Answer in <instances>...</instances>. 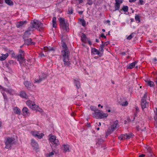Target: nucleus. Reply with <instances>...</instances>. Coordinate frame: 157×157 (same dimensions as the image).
<instances>
[{"label":"nucleus","mask_w":157,"mask_h":157,"mask_svg":"<svg viewBox=\"0 0 157 157\" xmlns=\"http://www.w3.org/2000/svg\"><path fill=\"white\" fill-rule=\"evenodd\" d=\"M44 49L45 50H48L49 51H53L54 50V49H53V48H49L48 47H44Z\"/></svg>","instance_id":"obj_43"},{"label":"nucleus","mask_w":157,"mask_h":157,"mask_svg":"<svg viewBox=\"0 0 157 157\" xmlns=\"http://www.w3.org/2000/svg\"><path fill=\"white\" fill-rule=\"evenodd\" d=\"M147 85L150 86V87H153L155 86L153 82L151 81L148 82Z\"/></svg>","instance_id":"obj_39"},{"label":"nucleus","mask_w":157,"mask_h":157,"mask_svg":"<svg viewBox=\"0 0 157 157\" xmlns=\"http://www.w3.org/2000/svg\"><path fill=\"white\" fill-rule=\"evenodd\" d=\"M24 84L25 85V86L27 88H28L29 87L30 85V83L28 81H25L24 82Z\"/></svg>","instance_id":"obj_38"},{"label":"nucleus","mask_w":157,"mask_h":157,"mask_svg":"<svg viewBox=\"0 0 157 157\" xmlns=\"http://www.w3.org/2000/svg\"><path fill=\"white\" fill-rule=\"evenodd\" d=\"M136 110V113H138L139 112V108L137 106H136L135 107Z\"/></svg>","instance_id":"obj_61"},{"label":"nucleus","mask_w":157,"mask_h":157,"mask_svg":"<svg viewBox=\"0 0 157 157\" xmlns=\"http://www.w3.org/2000/svg\"><path fill=\"white\" fill-rule=\"evenodd\" d=\"M116 3L115 4V10H119L120 8V4L123 2V0H115Z\"/></svg>","instance_id":"obj_11"},{"label":"nucleus","mask_w":157,"mask_h":157,"mask_svg":"<svg viewBox=\"0 0 157 157\" xmlns=\"http://www.w3.org/2000/svg\"><path fill=\"white\" fill-rule=\"evenodd\" d=\"M137 63V61H135L132 63L129 64L128 66H127V69H131L133 68Z\"/></svg>","instance_id":"obj_17"},{"label":"nucleus","mask_w":157,"mask_h":157,"mask_svg":"<svg viewBox=\"0 0 157 157\" xmlns=\"http://www.w3.org/2000/svg\"><path fill=\"white\" fill-rule=\"evenodd\" d=\"M135 34V33H132L128 37H127V39L128 40H130L134 36Z\"/></svg>","instance_id":"obj_37"},{"label":"nucleus","mask_w":157,"mask_h":157,"mask_svg":"<svg viewBox=\"0 0 157 157\" xmlns=\"http://www.w3.org/2000/svg\"><path fill=\"white\" fill-rule=\"evenodd\" d=\"M75 85L76 86L77 88L78 89L80 87V83L78 80L74 79Z\"/></svg>","instance_id":"obj_26"},{"label":"nucleus","mask_w":157,"mask_h":157,"mask_svg":"<svg viewBox=\"0 0 157 157\" xmlns=\"http://www.w3.org/2000/svg\"><path fill=\"white\" fill-rule=\"evenodd\" d=\"M20 96L21 97L25 99H27L28 98L27 95L26 94V93L24 91H21L20 92Z\"/></svg>","instance_id":"obj_18"},{"label":"nucleus","mask_w":157,"mask_h":157,"mask_svg":"<svg viewBox=\"0 0 157 157\" xmlns=\"http://www.w3.org/2000/svg\"><path fill=\"white\" fill-rule=\"evenodd\" d=\"M54 154V152L52 151L46 155V157H51Z\"/></svg>","instance_id":"obj_42"},{"label":"nucleus","mask_w":157,"mask_h":157,"mask_svg":"<svg viewBox=\"0 0 157 157\" xmlns=\"http://www.w3.org/2000/svg\"><path fill=\"white\" fill-rule=\"evenodd\" d=\"M96 141V145H98V146H100L101 144L104 141V140L101 139H99L98 141Z\"/></svg>","instance_id":"obj_29"},{"label":"nucleus","mask_w":157,"mask_h":157,"mask_svg":"<svg viewBox=\"0 0 157 157\" xmlns=\"http://www.w3.org/2000/svg\"><path fill=\"white\" fill-rule=\"evenodd\" d=\"M154 119L156 123L157 124V116H154Z\"/></svg>","instance_id":"obj_60"},{"label":"nucleus","mask_w":157,"mask_h":157,"mask_svg":"<svg viewBox=\"0 0 157 157\" xmlns=\"http://www.w3.org/2000/svg\"><path fill=\"white\" fill-rule=\"evenodd\" d=\"M8 63H9L10 65H13V64H14V61L13 60H10L8 62Z\"/></svg>","instance_id":"obj_48"},{"label":"nucleus","mask_w":157,"mask_h":157,"mask_svg":"<svg viewBox=\"0 0 157 157\" xmlns=\"http://www.w3.org/2000/svg\"><path fill=\"white\" fill-rule=\"evenodd\" d=\"M35 44V43L32 42V39L31 38H29L27 39H24V44L29 45H34Z\"/></svg>","instance_id":"obj_13"},{"label":"nucleus","mask_w":157,"mask_h":157,"mask_svg":"<svg viewBox=\"0 0 157 157\" xmlns=\"http://www.w3.org/2000/svg\"><path fill=\"white\" fill-rule=\"evenodd\" d=\"M2 56H0V60L3 61L5 60L8 56V54L6 53L5 54H2Z\"/></svg>","instance_id":"obj_23"},{"label":"nucleus","mask_w":157,"mask_h":157,"mask_svg":"<svg viewBox=\"0 0 157 157\" xmlns=\"http://www.w3.org/2000/svg\"><path fill=\"white\" fill-rule=\"evenodd\" d=\"M82 35L81 37V40L83 42H85L86 41V36L84 33H82Z\"/></svg>","instance_id":"obj_32"},{"label":"nucleus","mask_w":157,"mask_h":157,"mask_svg":"<svg viewBox=\"0 0 157 157\" xmlns=\"http://www.w3.org/2000/svg\"><path fill=\"white\" fill-rule=\"evenodd\" d=\"M87 3L89 5H91L93 4V2L91 0H89L88 1Z\"/></svg>","instance_id":"obj_57"},{"label":"nucleus","mask_w":157,"mask_h":157,"mask_svg":"<svg viewBox=\"0 0 157 157\" xmlns=\"http://www.w3.org/2000/svg\"><path fill=\"white\" fill-rule=\"evenodd\" d=\"M123 135L124 139H127V138H126L127 137V134H123Z\"/></svg>","instance_id":"obj_56"},{"label":"nucleus","mask_w":157,"mask_h":157,"mask_svg":"<svg viewBox=\"0 0 157 157\" xmlns=\"http://www.w3.org/2000/svg\"><path fill=\"white\" fill-rule=\"evenodd\" d=\"M3 95L4 97V99L5 100H7V98L6 94L5 93H3Z\"/></svg>","instance_id":"obj_50"},{"label":"nucleus","mask_w":157,"mask_h":157,"mask_svg":"<svg viewBox=\"0 0 157 157\" xmlns=\"http://www.w3.org/2000/svg\"><path fill=\"white\" fill-rule=\"evenodd\" d=\"M147 94L146 93H145L144 94L143 96L142 97L141 99H144V100H146V98H147Z\"/></svg>","instance_id":"obj_46"},{"label":"nucleus","mask_w":157,"mask_h":157,"mask_svg":"<svg viewBox=\"0 0 157 157\" xmlns=\"http://www.w3.org/2000/svg\"><path fill=\"white\" fill-rule=\"evenodd\" d=\"M118 121H115L113 122V123L112 124V125L110 126V127L114 130H115L116 128H117L118 124Z\"/></svg>","instance_id":"obj_22"},{"label":"nucleus","mask_w":157,"mask_h":157,"mask_svg":"<svg viewBox=\"0 0 157 157\" xmlns=\"http://www.w3.org/2000/svg\"><path fill=\"white\" fill-rule=\"evenodd\" d=\"M79 21L82 26H84L86 25V21L84 20L80 19Z\"/></svg>","instance_id":"obj_40"},{"label":"nucleus","mask_w":157,"mask_h":157,"mask_svg":"<svg viewBox=\"0 0 157 157\" xmlns=\"http://www.w3.org/2000/svg\"><path fill=\"white\" fill-rule=\"evenodd\" d=\"M31 32L26 31L25 32L23 36V38L25 39V38L29 37V36L31 34Z\"/></svg>","instance_id":"obj_20"},{"label":"nucleus","mask_w":157,"mask_h":157,"mask_svg":"<svg viewBox=\"0 0 157 157\" xmlns=\"http://www.w3.org/2000/svg\"><path fill=\"white\" fill-rule=\"evenodd\" d=\"M6 3L10 6H12L13 5V2L11 0H5Z\"/></svg>","instance_id":"obj_33"},{"label":"nucleus","mask_w":157,"mask_h":157,"mask_svg":"<svg viewBox=\"0 0 157 157\" xmlns=\"http://www.w3.org/2000/svg\"><path fill=\"white\" fill-rule=\"evenodd\" d=\"M63 150L65 152H69L70 151V146L69 145L67 144H63Z\"/></svg>","instance_id":"obj_16"},{"label":"nucleus","mask_w":157,"mask_h":157,"mask_svg":"<svg viewBox=\"0 0 157 157\" xmlns=\"http://www.w3.org/2000/svg\"><path fill=\"white\" fill-rule=\"evenodd\" d=\"M145 153L148 154L149 153L152 152L151 148L148 146H146L145 147Z\"/></svg>","instance_id":"obj_27"},{"label":"nucleus","mask_w":157,"mask_h":157,"mask_svg":"<svg viewBox=\"0 0 157 157\" xmlns=\"http://www.w3.org/2000/svg\"><path fill=\"white\" fill-rule=\"evenodd\" d=\"M91 52V53L93 55L97 54L100 57L101 56H102V54L101 53H100L99 51L95 48H92Z\"/></svg>","instance_id":"obj_12"},{"label":"nucleus","mask_w":157,"mask_h":157,"mask_svg":"<svg viewBox=\"0 0 157 157\" xmlns=\"http://www.w3.org/2000/svg\"><path fill=\"white\" fill-rule=\"evenodd\" d=\"M73 10H68L67 11V13L69 14H72L73 13Z\"/></svg>","instance_id":"obj_59"},{"label":"nucleus","mask_w":157,"mask_h":157,"mask_svg":"<svg viewBox=\"0 0 157 157\" xmlns=\"http://www.w3.org/2000/svg\"><path fill=\"white\" fill-rule=\"evenodd\" d=\"M27 23V21H26L18 22L16 23V26L17 28H20L22 26H25Z\"/></svg>","instance_id":"obj_9"},{"label":"nucleus","mask_w":157,"mask_h":157,"mask_svg":"<svg viewBox=\"0 0 157 157\" xmlns=\"http://www.w3.org/2000/svg\"><path fill=\"white\" fill-rule=\"evenodd\" d=\"M128 7L127 6H124L121 10H128Z\"/></svg>","instance_id":"obj_51"},{"label":"nucleus","mask_w":157,"mask_h":157,"mask_svg":"<svg viewBox=\"0 0 157 157\" xmlns=\"http://www.w3.org/2000/svg\"><path fill=\"white\" fill-rule=\"evenodd\" d=\"M3 90L5 91L8 92L10 94H11L13 91V90L11 89H8L7 88H4L3 89Z\"/></svg>","instance_id":"obj_34"},{"label":"nucleus","mask_w":157,"mask_h":157,"mask_svg":"<svg viewBox=\"0 0 157 157\" xmlns=\"http://www.w3.org/2000/svg\"><path fill=\"white\" fill-rule=\"evenodd\" d=\"M59 20L60 27L66 31L68 30V24L67 21H65V19L64 18L59 17Z\"/></svg>","instance_id":"obj_4"},{"label":"nucleus","mask_w":157,"mask_h":157,"mask_svg":"<svg viewBox=\"0 0 157 157\" xmlns=\"http://www.w3.org/2000/svg\"><path fill=\"white\" fill-rule=\"evenodd\" d=\"M102 44L100 45L99 50L101 52H103V48L104 47L105 44L104 43V42L103 41H101Z\"/></svg>","instance_id":"obj_31"},{"label":"nucleus","mask_w":157,"mask_h":157,"mask_svg":"<svg viewBox=\"0 0 157 157\" xmlns=\"http://www.w3.org/2000/svg\"><path fill=\"white\" fill-rule=\"evenodd\" d=\"M102 111L99 110L96 113H93L92 115L93 117L97 119H103L106 118L108 116L107 113H102Z\"/></svg>","instance_id":"obj_3"},{"label":"nucleus","mask_w":157,"mask_h":157,"mask_svg":"<svg viewBox=\"0 0 157 157\" xmlns=\"http://www.w3.org/2000/svg\"><path fill=\"white\" fill-rule=\"evenodd\" d=\"M19 53H21V54H24V52L21 50V49H20L19 50Z\"/></svg>","instance_id":"obj_62"},{"label":"nucleus","mask_w":157,"mask_h":157,"mask_svg":"<svg viewBox=\"0 0 157 157\" xmlns=\"http://www.w3.org/2000/svg\"><path fill=\"white\" fill-rule=\"evenodd\" d=\"M147 157H153V154L152 152L149 153L147 154Z\"/></svg>","instance_id":"obj_49"},{"label":"nucleus","mask_w":157,"mask_h":157,"mask_svg":"<svg viewBox=\"0 0 157 157\" xmlns=\"http://www.w3.org/2000/svg\"><path fill=\"white\" fill-rule=\"evenodd\" d=\"M141 106L142 109L143 110L148 106V103L147 102L146 100H144L143 99H141Z\"/></svg>","instance_id":"obj_8"},{"label":"nucleus","mask_w":157,"mask_h":157,"mask_svg":"<svg viewBox=\"0 0 157 157\" xmlns=\"http://www.w3.org/2000/svg\"><path fill=\"white\" fill-rule=\"evenodd\" d=\"M31 133L33 136L35 137H36L39 139H41L42 138L43 136L44 135V134L43 133H41L40 134L39 132L38 131H34L31 132Z\"/></svg>","instance_id":"obj_6"},{"label":"nucleus","mask_w":157,"mask_h":157,"mask_svg":"<svg viewBox=\"0 0 157 157\" xmlns=\"http://www.w3.org/2000/svg\"><path fill=\"white\" fill-rule=\"evenodd\" d=\"M34 28H35L39 31H41L43 28V25L38 20H34L31 23Z\"/></svg>","instance_id":"obj_2"},{"label":"nucleus","mask_w":157,"mask_h":157,"mask_svg":"<svg viewBox=\"0 0 157 157\" xmlns=\"http://www.w3.org/2000/svg\"><path fill=\"white\" fill-rule=\"evenodd\" d=\"M100 36L101 37L104 38H105V39L106 38V36L104 35V33H102L101 34Z\"/></svg>","instance_id":"obj_55"},{"label":"nucleus","mask_w":157,"mask_h":157,"mask_svg":"<svg viewBox=\"0 0 157 157\" xmlns=\"http://www.w3.org/2000/svg\"><path fill=\"white\" fill-rule=\"evenodd\" d=\"M52 26L53 28H56L57 26L56 24V18L55 17H53L52 19Z\"/></svg>","instance_id":"obj_21"},{"label":"nucleus","mask_w":157,"mask_h":157,"mask_svg":"<svg viewBox=\"0 0 157 157\" xmlns=\"http://www.w3.org/2000/svg\"><path fill=\"white\" fill-rule=\"evenodd\" d=\"M90 109L91 110L94 111V113H96L98 111H99V110L97 109L96 107L93 106H91L90 107Z\"/></svg>","instance_id":"obj_30"},{"label":"nucleus","mask_w":157,"mask_h":157,"mask_svg":"<svg viewBox=\"0 0 157 157\" xmlns=\"http://www.w3.org/2000/svg\"><path fill=\"white\" fill-rule=\"evenodd\" d=\"M24 56L23 54L19 53L17 56V58L18 61L24 60Z\"/></svg>","instance_id":"obj_25"},{"label":"nucleus","mask_w":157,"mask_h":157,"mask_svg":"<svg viewBox=\"0 0 157 157\" xmlns=\"http://www.w3.org/2000/svg\"><path fill=\"white\" fill-rule=\"evenodd\" d=\"M33 109H34L36 110L37 111H38L40 112H43V110L40 108L38 106L36 105V106H34Z\"/></svg>","instance_id":"obj_28"},{"label":"nucleus","mask_w":157,"mask_h":157,"mask_svg":"<svg viewBox=\"0 0 157 157\" xmlns=\"http://www.w3.org/2000/svg\"><path fill=\"white\" fill-rule=\"evenodd\" d=\"M128 102L127 101H125V102H122L121 105L122 106H127L128 105Z\"/></svg>","instance_id":"obj_44"},{"label":"nucleus","mask_w":157,"mask_h":157,"mask_svg":"<svg viewBox=\"0 0 157 157\" xmlns=\"http://www.w3.org/2000/svg\"><path fill=\"white\" fill-rule=\"evenodd\" d=\"M15 139L12 137H7L5 140V148L8 149L14 144Z\"/></svg>","instance_id":"obj_5"},{"label":"nucleus","mask_w":157,"mask_h":157,"mask_svg":"<svg viewBox=\"0 0 157 157\" xmlns=\"http://www.w3.org/2000/svg\"><path fill=\"white\" fill-rule=\"evenodd\" d=\"M143 1L142 0H140L139 1V3L141 4L142 5L143 4Z\"/></svg>","instance_id":"obj_63"},{"label":"nucleus","mask_w":157,"mask_h":157,"mask_svg":"<svg viewBox=\"0 0 157 157\" xmlns=\"http://www.w3.org/2000/svg\"><path fill=\"white\" fill-rule=\"evenodd\" d=\"M63 50L62 51L61 54L63 57V61L65 66H69L70 63L69 61L68 49L65 43L63 42L62 44Z\"/></svg>","instance_id":"obj_1"},{"label":"nucleus","mask_w":157,"mask_h":157,"mask_svg":"<svg viewBox=\"0 0 157 157\" xmlns=\"http://www.w3.org/2000/svg\"><path fill=\"white\" fill-rule=\"evenodd\" d=\"M132 137V133H130L129 134H127V137L126 138H127V139H130Z\"/></svg>","instance_id":"obj_47"},{"label":"nucleus","mask_w":157,"mask_h":157,"mask_svg":"<svg viewBox=\"0 0 157 157\" xmlns=\"http://www.w3.org/2000/svg\"><path fill=\"white\" fill-rule=\"evenodd\" d=\"M33 28H34V27L32 26V24H31V25L28 28L27 31L32 33L33 30Z\"/></svg>","instance_id":"obj_36"},{"label":"nucleus","mask_w":157,"mask_h":157,"mask_svg":"<svg viewBox=\"0 0 157 157\" xmlns=\"http://www.w3.org/2000/svg\"><path fill=\"white\" fill-rule=\"evenodd\" d=\"M22 112L24 116H29L30 114L28 108L26 107H24L23 109Z\"/></svg>","instance_id":"obj_14"},{"label":"nucleus","mask_w":157,"mask_h":157,"mask_svg":"<svg viewBox=\"0 0 157 157\" xmlns=\"http://www.w3.org/2000/svg\"><path fill=\"white\" fill-rule=\"evenodd\" d=\"M32 145L33 147H34L36 148H37L38 147V145L37 143L36 142L34 139H32Z\"/></svg>","instance_id":"obj_24"},{"label":"nucleus","mask_w":157,"mask_h":157,"mask_svg":"<svg viewBox=\"0 0 157 157\" xmlns=\"http://www.w3.org/2000/svg\"><path fill=\"white\" fill-rule=\"evenodd\" d=\"M118 138L119 139L122 140L124 139L123 135L122 134Z\"/></svg>","instance_id":"obj_53"},{"label":"nucleus","mask_w":157,"mask_h":157,"mask_svg":"<svg viewBox=\"0 0 157 157\" xmlns=\"http://www.w3.org/2000/svg\"><path fill=\"white\" fill-rule=\"evenodd\" d=\"M13 110L15 114L18 115L21 114V110L19 108L17 107H15L13 108Z\"/></svg>","instance_id":"obj_19"},{"label":"nucleus","mask_w":157,"mask_h":157,"mask_svg":"<svg viewBox=\"0 0 157 157\" xmlns=\"http://www.w3.org/2000/svg\"><path fill=\"white\" fill-rule=\"evenodd\" d=\"M152 60H153L152 62L153 63H157V59L156 58H154L152 59Z\"/></svg>","instance_id":"obj_52"},{"label":"nucleus","mask_w":157,"mask_h":157,"mask_svg":"<svg viewBox=\"0 0 157 157\" xmlns=\"http://www.w3.org/2000/svg\"><path fill=\"white\" fill-rule=\"evenodd\" d=\"M10 64L8 63L6 64L5 66H6V67L8 69H10Z\"/></svg>","instance_id":"obj_58"},{"label":"nucleus","mask_w":157,"mask_h":157,"mask_svg":"<svg viewBox=\"0 0 157 157\" xmlns=\"http://www.w3.org/2000/svg\"><path fill=\"white\" fill-rule=\"evenodd\" d=\"M145 155L142 154L141 155H139V157H144V156H145Z\"/></svg>","instance_id":"obj_64"},{"label":"nucleus","mask_w":157,"mask_h":157,"mask_svg":"<svg viewBox=\"0 0 157 157\" xmlns=\"http://www.w3.org/2000/svg\"><path fill=\"white\" fill-rule=\"evenodd\" d=\"M114 130L110 127L108 128L107 131L106 132L105 137L106 138L109 135L111 134Z\"/></svg>","instance_id":"obj_15"},{"label":"nucleus","mask_w":157,"mask_h":157,"mask_svg":"<svg viewBox=\"0 0 157 157\" xmlns=\"http://www.w3.org/2000/svg\"><path fill=\"white\" fill-rule=\"evenodd\" d=\"M52 144H54L56 145V146L58 145L59 144V141L58 139H56L53 142Z\"/></svg>","instance_id":"obj_41"},{"label":"nucleus","mask_w":157,"mask_h":157,"mask_svg":"<svg viewBox=\"0 0 157 157\" xmlns=\"http://www.w3.org/2000/svg\"><path fill=\"white\" fill-rule=\"evenodd\" d=\"M135 19L136 21H138V22H140V17L139 16H138V15L136 16L135 17Z\"/></svg>","instance_id":"obj_45"},{"label":"nucleus","mask_w":157,"mask_h":157,"mask_svg":"<svg viewBox=\"0 0 157 157\" xmlns=\"http://www.w3.org/2000/svg\"><path fill=\"white\" fill-rule=\"evenodd\" d=\"M78 2L79 4H81L83 3L84 0H78Z\"/></svg>","instance_id":"obj_54"},{"label":"nucleus","mask_w":157,"mask_h":157,"mask_svg":"<svg viewBox=\"0 0 157 157\" xmlns=\"http://www.w3.org/2000/svg\"><path fill=\"white\" fill-rule=\"evenodd\" d=\"M26 104L28 106L32 109H33L34 106H36V105L35 104L34 102L30 100H27L26 101Z\"/></svg>","instance_id":"obj_10"},{"label":"nucleus","mask_w":157,"mask_h":157,"mask_svg":"<svg viewBox=\"0 0 157 157\" xmlns=\"http://www.w3.org/2000/svg\"><path fill=\"white\" fill-rule=\"evenodd\" d=\"M56 139V137L54 136H52L50 137L49 140L52 143Z\"/></svg>","instance_id":"obj_35"},{"label":"nucleus","mask_w":157,"mask_h":157,"mask_svg":"<svg viewBox=\"0 0 157 157\" xmlns=\"http://www.w3.org/2000/svg\"><path fill=\"white\" fill-rule=\"evenodd\" d=\"M47 77V75L46 74L44 73H42L41 75L39 76V79L35 80V82L36 83H40L45 79Z\"/></svg>","instance_id":"obj_7"}]
</instances>
